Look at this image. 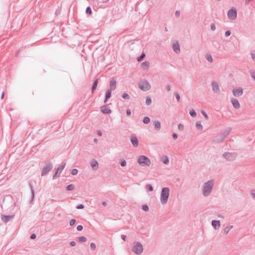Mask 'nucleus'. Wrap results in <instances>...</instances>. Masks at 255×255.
<instances>
[{"label": "nucleus", "mask_w": 255, "mask_h": 255, "mask_svg": "<svg viewBox=\"0 0 255 255\" xmlns=\"http://www.w3.org/2000/svg\"><path fill=\"white\" fill-rule=\"evenodd\" d=\"M117 86V82L114 79H112L110 82L109 90L114 91L116 89Z\"/></svg>", "instance_id": "obj_15"}, {"label": "nucleus", "mask_w": 255, "mask_h": 255, "mask_svg": "<svg viewBox=\"0 0 255 255\" xmlns=\"http://www.w3.org/2000/svg\"><path fill=\"white\" fill-rule=\"evenodd\" d=\"M121 238L124 240V241H126V239H127V236L125 235H121Z\"/></svg>", "instance_id": "obj_56"}, {"label": "nucleus", "mask_w": 255, "mask_h": 255, "mask_svg": "<svg viewBox=\"0 0 255 255\" xmlns=\"http://www.w3.org/2000/svg\"><path fill=\"white\" fill-rule=\"evenodd\" d=\"M166 89L168 91H170L171 90V86L170 85H167L166 87Z\"/></svg>", "instance_id": "obj_59"}, {"label": "nucleus", "mask_w": 255, "mask_h": 255, "mask_svg": "<svg viewBox=\"0 0 255 255\" xmlns=\"http://www.w3.org/2000/svg\"><path fill=\"white\" fill-rule=\"evenodd\" d=\"M251 76L255 80V72L252 73Z\"/></svg>", "instance_id": "obj_60"}, {"label": "nucleus", "mask_w": 255, "mask_h": 255, "mask_svg": "<svg viewBox=\"0 0 255 255\" xmlns=\"http://www.w3.org/2000/svg\"><path fill=\"white\" fill-rule=\"evenodd\" d=\"M97 133L99 136H102L103 134L102 132L100 130H98Z\"/></svg>", "instance_id": "obj_61"}, {"label": "nucleus", "mask_w": 255, "mask_h": 255, "mask_svg": "<svg viewBox=\"0 0 255 255\" xmlns=\"http://www.w3.org/2000/svg\"><path fill=\"white\" fill-rule=\"evenodd\" d=\"M122 97L123 99H126V100H129L130 99V96H129V95L126 93H124L122 95Z\"/></svg>", "instance_id": "obj_29"}, {"label": "nucleus", "mask_w": 255, "mask_h": 255, "mask_svg": "<svg viewBox=\"0 0 255 255\" xmlns=\"http://www.w3.org/2000/svg\"><path fill=\"white\" fill-rule=\"evenodd\" d=\"M153 124L154 127V129L158 131L161 128V124L158 121H154L153 122Z\"/></svg>", "instance_id": "obj_19"}, {"label": "nucleus", "mask_w": 255, "mask_h": 255, "mask_svg": "<svg viewBox=\"0 0 255 255\" xmlns=\"http://www.w3.org/2000/svg\"><path fill=\"white\" fill-rule=\"evenodd\" d=\"M36 235L34 234H32L30 236V238L31 239H34L36 238Z\"/></svg>", "instance_id": "obj_57"}, {"label": "nucleus", "mask_w": 255, "mask_h": 255, "mask_svg": "<svg viewBox=\"0 0 255 255\" xmlns=\"http://www.w3.org/2000/svg\"><path fill=\"white\" fill-rule=\"evenodd\" d=\"M231 32L230 30H227L226 31V32L225 33V36L227 37L231 35Z\"/></svg>", "instance_id": "obj_48"}, {"label": "nucleus", "mask_w": 255, "mask_h": 255, "mask_svg": "<svg viewBox=\"0 0 255 255\" xmlns=\"http://www.w3.org/2000/svg\"><path fill=\"white\" fill-rule=\"evenodd\" d=\"M174 96L176 97L177 102H180V97L179 94L177 92H176L174 93Z\"/></svg>", "instance_id": "obj_37"}, {"label": "nucleus", "mask_w": 255, "mask_h": 255, "mask_svg": "<svg viewBox=\"0 0 255 255\" xmlns=\"http://www.w3.org/2000/svg\"><path fill=\"white\" fill-rule=\"evenodd\" d=\"M251 195L253 198H255V190H253L251 191Z\"/></svg>", "instance_id": "obj_50"}, {"label": "nucleus", "mask_w": 255, "mask_h": 255, "mask_svg": "<svg viewBox=\"0 0 255 255\" xmlns=\"http://www.w3.org/2000/svg\"><path fill=\"white\" fill-rule=\"evenodd\" d=\"M223 156L229 161H234L237 156L236 152H225L223 154Z\"/></svg>", "instance_id": "obj_6"}, {"label": "nucleus", "mask_w": 255, "mask_h": 255, "mask_svg": "<svg viewBox=\"0 0 255 255\" xmlns=\"http://www.w3.org/2000/svg\"><path fill=\"white\" fill-rule=\"evenodd\" d=\"M147 188L149 191H153V187L150 184H147L146 185Z\"/></svg>", "instance_id": "obj_41"}, {"label": "nucleus", "mask_w": 255, "mask_h": 255, "mask_svg": "<svg viewBox=\"0 0 255 255\" xmlns=\"http://www.w3.org/2000/svg\"><path fill=\"white\" fill-rule=\"evenodd\" d=\"M172 136L174 139H176L178 137V135L176 133H174L172 134Z\"/></svg>", "instance_id": "obj_52"}, {"label": "nucleus", "mask_w": 255, "mask_h": 255, "mask_svg": "<svg viewBox=\"0 0 255 255\" xmlns=\"http://www.w3.org/2000/svg\"><path fill=\"white\" fill-rule=\"evenodd\" d=\"M14 217V215H1L0 218L1 221L4 223H7L10 221L11 220L13 219Z\"/></svg>", "instance_id": "obj_13"}, {"label": "nucleus", "mask_w": 255, "mask_h": 255, "mask_svg": "<svg viewBox=\"0 0 255 255\" xmlns=\"http://www.w3.org/2000/svg\"><path fill=\"white\" fill-rule=\"evenodd\" d=\"M53 165L51 163L48 162L42 168L41 176L46 175L52 168Z\"/></svg>", "instance_id": "obj_8"}, {"label": "nucleus", "mask_w": 255, "mask_h": 255, "mask_svg": "<svg viewBox=\"0 0 255 255\" xmlns=\"http://www.w3.org/2000/svg\"><path fill=\"white\" fill-rule=\"evenodd\" d=\"M29 185L30 187L32 198H33L34 197V190L33 188L32 187V184L31 183H29Z\"/></svg>", "instance_id": "obj_31"}, {"label": "nucleus", "mask_w": 255, "mask_h": 255, "mask_svg": "<svg viewBox=\"0 0 255 255\" xmlns=\"http://www.w3.org/2000/svg\"><path fill=\"white\" fill-rule=\"evenodd\" d=\"M91 166L94 170H97L98 168V162L96 160H93L91 162Z\"/></svg>", "instance_id": "obj_20"}, {"label": "nucleus", "mask_w": 255, "mask_h": 255, "mask_svg": "<svg viewBox=\"0 0 255 255\" xmlns=\"http://www.w3.org/2000/svg\"><path fill=\"white\" fill-rule=\"evenodd\" d=\"M126 113L128 116H130L131 115V111L130 109H128L126 111Z\"/></svg>", "instance_id": "obj_53"}, {"label": "nucleus", "mask_w": 255, "mask_h": 255, "mask_svg": "<svg viewBox=\"0 0 255 255\" xmlns=\"http://www.w3.org/2000/svg\"><path fill=\"white\" fill-rule=\"evenodd\" d=\"M107 202H103L102 203V205H103L104 206H106V205H107Z\"/></svg>", "instance_id": "obj_64"}, {"label": "nucleus", "mask_w": 255, "mask_h": 255, "mask_svg": "<svg viewBox=\"0 0 255 255\" xmlns=\"http://www.w3.org/2000/svg\"><path fill=\"white\" fill-rule=\"evenodd\" d=\"M86 12L87 13L91 14L92 13V10L90 6H88L86 8Z\"/></svg>", "instance_id": "obj_40"}, {"label": "nucleus", "mask_w": 255, "mask_h": 255, "mask_svg": "<svg viewBox=\"0 0 255 255\" xmlns=\"http://www.w3.org/2000/svg\"><path fill=\"white\" fill-rule=\"evenodd\" d=\"M218 216L219 217V218H224V216L221 214H219L218 215Z\"/></svg>", "instance_id": "obj_63"}, {"label": "nucleus", "mask_w": 255, "mask_h": 255, "mask_svg": "<svg viewBox=\"0 0 255 255\" xmlns=\"http://www.w3.org/2000/svg\"><path fill=\"white\" fill-rule=\"evenodd\" d=\"M215 181L214 180H209L203 183L201 187L202 195L204 197H207L209 196L214 186Z\"/></svg>", "instance_id": "obj_1"}, {"label": "nucleus", "mask_w": 255, "mask_h": 255, "mask_svg": "<svg viewBox=\"0 0 255 255\" xmlns=\"http://www.w3.org/2000/svg\"><path fill=\"white\" fill-rule=\"evenodd\" d=\"M65 166V163L63 165L59 166L56 169V171L53 176V179H56L58 176H60V174L61 173L62 171L64 169Z\"/></svg>", "instance_id": "obj_11"}, {"label": "nucleus", "mask_w": 255, "mask_h": 255, "mask_svg": "<svg viewBox=\"0 0 255 255\" xmlns=\"http://www.w3.org/2000/svg\"><path fill=\"white\" fill-rule=\"evenodd\" d=\"M120 164L122 166L125 167L127 165V162L125 160L123 159L121 161Z\"/></svg>", "instance_id": "obj_39"}, {"label": "nucleus", "mask_w": 255, "mask_h": 255, "mask_svg": "<svg viewBox=\"0 0 255 255\" xmlns=\"http://www.w3.org/2000/svg\"><path fill=\"white\" fill-rule=\"evenodd\" d=\"M216 27L214 23H212L211 24V29L212 31H215L216 30Z\"/></svg>", "instance_id": "obj_46"}, {"label": "nucleus", "mask_w": 255, "mask_h": 255, "mask_svg": "<svg viewBox=\"0 0 255 255\" xmlns=\"http://www.w3.org/2000/svg\"><path fill=\"white\" fill-rule=\"evenodd\" d=\"M251 55L252 59L255 61V51L251 52Z\"/></svg>", "instance_id": "obj_44"}, {"label": "nucleus", "mask_w": 255, "mask_h": 255, "mask_svg": "<svg viewBox=\"0 0 255 255\" xmlns=\"http://www.w3.org/2000/svg\"><path fill=\"white\" fill-rule=\"evenodd\" d=\"M150 121V118L148 117H145L143 118V122L145 124H148Z\"/></svg>", "instance_id": "obj_26"}, {"label": "nucleus", "mask_w": 255, "mask_h": 255, "mask_svg": "<svg viewBox=\"0 0 255 255\" xmlns=\"http://www.w3.org/2000/svg\"><path fill=\"white\" fill-rule=\"evenodd\" d=\"M227 15L229 18L231 20H235L237 17V9L233 7L229 9L227 12Z\"/></svg>", "instance_id": "obj_7"}, {"label": "nucleus", "mask_w": 255, "mask_h": 255, "mask_svg": "<svg viewBox=\"0 0 255 255\" xmlns=\"http://www.w3.org/2000/svg\"><path fill=\"white\" fill-rule=\"evenodd\" d=\"M178 128L180 130H183L184 129V126L181 124H179L178 125Z\"/></svg>", "instance_id": "obj_45"}, {"label": "nucleus", "mask_w": 255, "mask_h": 255, "mask_svg": "<svg viewBox=\"0 0 255 255\" xmlns=\"http://www.w3.org/2000/svg\"><path fill=\"white\" fill-rule=\"evenodd\" d=\"M101 111L105 114H109L112 113V111L110 109L108 105H104L101 107Z\"/></svg>", "instance_id": "obj_14"}, {"label": "nucleus", "mask_w": 255, "mask_h": 255, "mask_svg": "<svg viewBox=\"0 0 255 255\" xmlns=\"http://www.w3.org/2000/svg\"><path fill=\"white\" fill-rule=\"evenodd\" d=\"M98 83V79H96L93 83L92 88V92L94 93V91L96 90L97 85Z\"/></svg>", "instance_id": "obj_22"}, {"label": "nucleus", "mask_w": 255, "mask_h": 255, "mask_svg": "<svg viewBox=\"0 0 255 255\" xmlns=\"http://www.w3.org/2000/svg\"><path fill=\"white\" fill-rule=\"evenodd\" d=\"M90 247L93 251H94L96 248V246L95 243H92L90 244Z\"/></svg>", "instance_id": "obj_38"}, {"label": "nucleus", "mask_w": 255, "mask_h": 255, "mask_svg": "<svg viewBox=\"0 0 255 255\" xmlns=\"http://www.w3.org/2000/svg\"><path fill=\"white\" fill-rule=\"evenodd\" d=\"M212 225L215 230H218L221 226L220 222L218 220H213L212 221Z\"/></svg>", "instance_id": "obj_18"}, {"label": "nucleus", "mask_w": 255, "mask_h": 255, "mask_svg": "<svg viewBox=\"0 0 255 255\" xmlns=\"http://www.w3.org/2000/svg\"><path fill=\"white\" fill-rule=\"evenodd\" d=\"M142 209L144 211L147 212V211H148L149 210V208H148L147 205H142Z\"/></svg>", "instance_id": "obj_36"}, {"label": "nucleus", "mask_w": 255, "mask_h": 255, "mask_svg": "<svg viewBox=\"0 0 255 255\" xmlns=\"http://www.w3.org/2000/svg\"><path fill=\"white\" fill-rule=\"evenodd\" d=\"M189 114L192 117H195L197 115L196 112L194 110H192L190 111Z\"/></svg>", "instance_id": "obj_32"}, {"label": "nucleus", "mask_w": 255, "mask_h": 255, "mask_svg": "<svg viewBox=\"0 0 255 255\" xmlns=\"http://www.w3.org/2000/svg\"><path fill=\"white\" fill-rule=\"evenodd\" d=\"M233 228V226H232V225L227 226L224 229V233L225 234H227L229 233V232L230 231V230L231 229H232Z\"/></svg>", "instance_id": "obj_25"}, {"label": "nucleus", "mask_w": 255, "mask_h": 255, "mask_svg": "<svg viewBox=\"0 0 255 255\" xmlns=\"http://www.w3.org/2000/svg\"><path fill=\"white\" fill-rule=\"evenodd\" d=\"M231 103L235 109H239L240 108V104L237 99H232Z\"/></svg>", "instance_id": "obj_16"}, {"label": "nucleus", "mask_w": 255, "mask_h": 255, "mask_svg": "<svg viewBox=\"0 0 255 255\" xmlns=\"http://www.w3.org/2000/svg\"><path fill=\"white\" fill-rule=\"evenodd\" d=\"M84 208V206L83 204H80L76 207L77 209H82Z\"/></svg>", "instance_id": "obj_49"}, {"label": "nucleus", "mask_w": 255, "mask_h": 255, "mask_svg": "<svg viewBox=\"0 0 255 255\" xmlns=\"http://www.w3.org/2000/svg\"><path fill=\"white\" fill-rule=\"evenodd\" d=\"M141 66L144 68H147L149 66V63L148 62H143L141 63Z\"/></svg>", "instance_id": "obj_28"}, {"label": "nucleus", "mask_w": 255, "mask_h": 255, "mask_svg": "<svg viewBox=\"0 0 255 255\" xmlns=\"http://www.w3.org/2000/svg\"><path fill=\"white\" fill-rule=\"evenodd\" d=\"M137 162L141 166H149L151 164L149 158L145 155L139 156Z\"/></svg>", "instance_id": "obj_3"}, {"label": "nucleus", "mask_w": 255, "mask_h": 255, "mask_svg": "<svg viewBox=\"0 0 255 255\" xmlns=\"http://www.w3.org/2000/svg\"><path fill=\"white\" fill-rule=\"evenodd\" d=\"M78 173V170L77 169H73L72 170L71 174L73 175H75Z\"/></svg>", "instance_id": "obj_42"}, {"label": "nucleus", "mask_w": 255, "mask_h": 255, "mask_svg": "<svg viewBox=\"0 0 255 255\" xmlns=\"http://www.w3.org/2000/svg\"><path fill=\"white\" fill-rule=\"evenodd\" d=\"M172 48L174 52L176 54H179L181 52L180 45L177 41L173 42L172 44Z\"/></svg>", "instance_id": "obj_12"}, {"label": "nucleus", "mask_w": 255, "mask_h": 255, "mask_svg": "<svg viewBox=\"0 0 255 255\" xmlns=\"http://www.w3.org/2000/svg\"><path fill=\"white\" fill-rule=\"evenodd\" d=\"M143 250L142 245L138 242H136L133 243V246L132 249V252L136 255H140Z\"/></svg>", "instance_id": "obj_4"}, {"label": "nucleus", "mask_w": 255, "mask_h": 255, "mask_svg": "<svg viewBox=\"0 0 255 255\" xmlns=\"http://www.w3.org/2000/svg\"><path fill=\"white\" fill-rule=\"evenodd\" d=\"M138 87L141 90L143 91H148L151 88L149 83L146 80H142L140 81L138 84Z\"/></svg>", "instance_id": "obj_5"}, {"label": "nucleus", "mask_w": 255, "mask_h": 255, "mask_svg": "<svg viewBox=\"0 0 255 255\" xmlns=\"http://www.w3.org/2000/svg\"><path fill=\"white\" fill-rule=\"evenodd\" d=\"M175 15L176 17H179L180 16V11L176 10L175 12Z\"/></svg>", "instance_id": "obj_54"}, {"label": "nucleus", "mask_w": 255, "mask_h": 255, "mask_svg": "<svg viewBox=\"0 0 255 255\" xmlns=\"http://www.w3.org/2000/svg\"><path fill=\"white\" fill-rule=\"evenodd\" d=\"M4 92H2V94L1 95V99H3V98L4 97Z\"/></svg>", "instance_id": "obj_62"}, {"label": "nucleus", "mask_w": 255, "mask_h": 255, "mask_svg": "<svg viewBox=\"0 0 255 255\" xmlns=\"http://www.w3.org/2000/svg\"><path fill=\"white\" fill-rule=\"evenodd\" d=\"M78 239L80 242H85L87 241V238L84 236L80 237Z\"/></svg>", "instance_id": "obj_30"}, {"label": "nucleus", "mask_w": 255, "mask_h": 255, "mask_svg": "<svg viewBox=\"0 0 255 255\" xmlns=\"http://www.w3.org/2000/svg\"><path fill=\"white\" fill-rule=\"evenodd\" d=\"M161 161L163 163H164L165 164H168L169 163V158L167 156H163L161 159Z\"/></svg>", "instance_id": "obj_23"}, {"label": "nucleus", "mask_w": 255, "mask_h": 255, "mask_svg": "<svg viewBox=\"0 0 255 255\" xmlns=\"http://www.w3.org/2000/svg\"><path fill=\"white\" fill-rule=\"evenodd\" d=\"M70 245L72 247H74V246H75L76 244V242L75 241H72L70 242Z\"/></svg>", "instance_id": "obj_55"}, {"label": "nucleus", "mask_w": 255, "mask_h": 255, "mask_svg": "<svg viewBox=\"0 0 255 255\" xmlns=\"http://www.w3.org/2000/svg\"><path fill=\"white\" fill-rule=\"evenodd\" d=\"M170 189L168 187H163L160 194V202L162 204H166L169 196Z\"/></svg>", "instance_id": "obj_2"}, {"label": "nucleus", "mask_w": 255, "mask_h": 255, "mask_svg": "<svg viewBox=\"0 0 255 255\" xmlns=\"http://www.w3.org/2000/svg\"><path fill=\"white\" fill-rule=\"evenodd\" d=\"M130 141L134 147H137L138 145V140L136 136H131Z\"/></svg>", "instance_id": "obj_17"}, {"label": "nucleus", "mask_w": 255, "mask_h": 255, "mask_svg": "<svg viewBox=\"0 0 255 255\" xmlns=\"http://www.w3.org/2000/svg\"><path fill=\"white\" fill-rule=\"evenodd\" d=\"M232 92L234 97H240L243 94V89L241 87L234 88L232 90Z\"/></svg>", "instance_id": "obj_10"}, {"label": "nucleus", "mask_w": 255, "mask_h": 255, "mask_svg": "<svg viewBox=\"0 0 255 255\" xmlns=\"http://www.w3.org/2000/svg\"><path fill=\"white\" fill-rule=\"evenodd\" d=\"M76 223V220L75 219H72L70 222V225L71 226H73Z\"/></svg>", "instance_id": "obj_47"}, {"label": "nucleus", "mask_w": 255, "mask_h": 255, "mask_svg": "<svg viewBox=\"0 0 255 255\" xmlns=\"http://www.w3.org/2000/svg\"><path fill=\"white\" fill-rule=\"evenodd\" d=\"M145 54L144 53H142L141 54V55L138 58L137 61L138 62L141 61L143 60V59L145 57Z\"/></svg>", "instance_id": "obj_35"}, {"label": "nucleus", "mask_w": 255, "mask_h": 255, "mask_svg": "<svg viewBox=\"0 0 255 255\" xmlns=\"http://www.w3.org/2000/svg\"><path fill=\"white\" fill-rule=\"evenodd\" d=\"M83 227L82 225H79L77 227V230L79 231H82Z\"/></svg>", "instance_id": "obj_51"}, {"label": "nucleus", "mask_w": 255, "mask_h": 255, "mask_svg": "<svg viewBox=\"0 0 255 255\" xmlns=\"http://www.w3.org/2000/svg\"><path fill=\"white\" fill-rule=\"evenodd\" d=\"M201 113L206 120L209 119V117L205 111H202Z\"/></svg>", "instance_id": "obj_43"}, {"label": "nucleus", "mask_w": 255, "mask_h": 255, "mask_svg": "<svg viewBox=\"0 0 255 255\" xmlns=\"http://www.w3.org/2000/svg\"><path fill=\"white\" fill-rule=\"evenodd\" d=\"M196 128L200 131H201L203 128V127L201 124V122H200V121H198L196 122Z\"/></svg>", "instance_id": "obj_24"}, {"label": "nucleus", "mask_w": 255, "mask_h": 255, "mask_svg": "<svg viewBox=\"0 0 255 255\" xmlns=\"http://www.w3.org/2000/svg\"><path fill=\"white\" fill-rule=\"evenodd\" d=\"M254 0H245V2L246 4H249L250 2L253 1Z\"/></svg>", "instance_id": "obj_58"}, {"label": "nucleus", "mask_w": 255, "mask_h": 255, "mask_svg": "<svg viewBox=\"0 0 255 255\" xmlns=\"http://www.w3.org/2000/svg\"><path fill=\"white\" fill-rule=\"evenodd\" d=\"M112 91H110L109 90H108L106 93V97H105V100L104 101V103H106L107 101L110 98V97H111V93H112Z\"/></svg>", "instance_id": "obj_21"}, {"label": "nucleus", "mask_w": 255, "mask_h": 255, "mask_svg": "<svg viewBox=\"0 0 255 255\" xmlns=\"http://www.w3.org/2000/svg\"><path fill=\"white\" fill-rule=\"evenodd\" d=\"M74 187H75V186L73 184H71L68 185L67 186L66 189L68 191H72L74 189Z\"/></svg>", "instance_id": "obj_27"}, {"label": "nucleus", "mask_w": 255, "mask_h": 255, "mask_svg": "<svg viewBox=\"0 0 255 255\" xmlns=\"http://www.w3.org/2000/svg\"><path fill=\"white\" fill-rule=\"evenodd\" d=\"M211 86L213 92L217 94L220 93V89L218 83L216 81H213L211 83Z\"/></svg>", "instance_id": "obj_9"}, {"label": "nucleus", "mask_w": 255, "mask_h": 255, "mask_svg": "<svg viewBox=\"0 0 255 255\" xmlns=\"http://www.w3.org/2000/svg\"><path fill=\"white\" fill-rule=\"evenodd\" d=\"M206 59L210 62H213V58H212V56L210 54L207 55L206 56Z\"/></svg>", "instance_id": "obj_33"}, {"label": "nucleus", "mask_w": 255, "mask_h": 255, "mask_svg": "<svg viewBox=\"0 0 255 255\" xmlns=\"http://www.w3.org/2000/svg\"><path fill=\"white\" fill-rule=\"evenodd\" d=\"M151 99L149 97H147L145 101V103L147 105H150L151 103Z\"/></svg>", "instance_id": "obj_34"}]
</instances>
